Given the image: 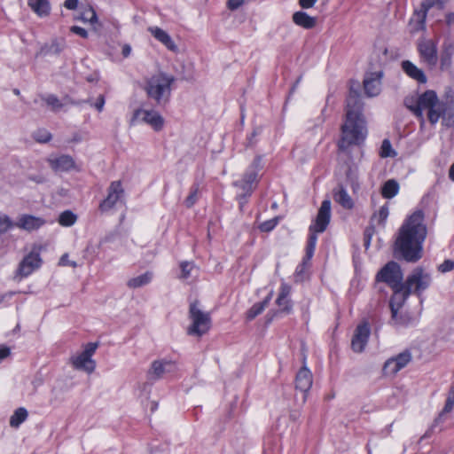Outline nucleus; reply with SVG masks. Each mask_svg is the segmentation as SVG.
<instances>
[{
    "instance_id": "20",
    "label": "nucleus",
    "mask_w": 454,
    "mask_h": 454,
    "mask_svg": "<svg viewBox=\"0 0 454 454\" xmlns=\"http://www.w3.org/2000/svg\"><path fill=\"white\" fill-rule=\"evenodd\" d=\"M48 162L51 168L55 172H66L69 171L75 167L74 159L67 154L60 155L55 158H49Z\"/></svg>"
},
{
    "instance_id": "1",
    "label": "nucleus",
    "mask_w": 454,
    "mask_h": 454,
    "mask_svg": "<svg viewBox=\"0 0 454 454\" xmlns=\"http://www.w3.org/2000/svg\"><path fill=\"white\" fill-rule=\"evenodd\" d=\"M422 210L415 211L399 229L394 252L408 262H416L422 257L423 243L427 237Z\"/></svg>"
},
{
    "instance_id": "5",
    "label": "nucleus",
    "mask_w": 454,
    "mask_h": 454,
    "mask_svg": "<svg viewBox=\"0 0 454 454\" xmlns=\"http://www.w3.org/2000/svg\"><path fill=\"white\" fill-rule=\"evenodd\" d=\"M189 319L191 320V325L187 329L189 335L200 337L207 333L211 327L210 313L203 311L197 300L190 303Z\"/></svg>"
},
{
    "instance_id": "40",
    "label": "nucleus",
    "mask_w": 454,
    "mask_h": 454,
    "mask_svg": "<svg viewBox=\"0 0 454 454\" xmlns=\"http://www.w3.org/2000/svg\"><path fill=\"white\" fill-rule=\"evenodd\" d=\"M44 101L47 104V106H51L52 110L57 111L60 109L63 105L60 102V100L56 97L55 95H48L44 98Z\"/></svg>"
},
{
    "instance_id": "29",
    "label": "nucleus",
    "mask_w": 454,
    "mask_h": 454,
    "mask_svg": "<svg viewBox=\"0 0 454 454\" xmlns=\"http://www.w3.org/2000/svg\"><path fill=\"white\" fill-rule=\"evenodd\" d=\"M153 278V274L151 271H146L145 273L132 278L127 282V286L131 289L139 288L148 285Z\"/></svg>"
},
{
    "instance_id": "49",
    "label": "nucleus",
    "mask_w": 454,
    "mask_h": 454,
    "mask_svg": "<svg viewBox=\"0 0 454 454\" xmlns=\"http://www.w3.org/2000/svg\"><path fill=\"white\" fill-rule=\"evenodd\" d=\"M98 348V343L89 342L86 344L82 353L91 358Z\"/></svg>"
},
{
    "instance_id": "12",
    "label": "nucleus",
    "mask_w": 454,
    "mask_h": 454,
    "mask_svg": "<svg viewBox=\"0 0 454 454\" xmlns=\"http://www.w3.org/2000/svg\"><path fill=\"white\" fill-rule=\"evenodd\" d=\"M124 195V189L121 181H113L107 188V196L103 200L98 208L102 213L112 209Z\"/></svg>"
},
{
    "instance_id": "62",
    "label": "nucleus",
    "mask_w": 454,
    "mask_h": 454,
    "mask_svg": "<svg viewBox=\"0 0 454 454\" xmlns=\"http://www.w3.org/2000/svg\"><path fill=\"white\" fill-rule=\"evenodd\" d=\"M131 53V46L129 44H124L121 49V54L124 58H128Z\"/></svg>"
},
{
    "instance_id": "19",
    "label": "nucleus",
    "mask_w": 454,
    "mask_h": 454,
    "mask_svg": "<svg viewBox=\"0 0 454 454\" xmlns=\"http://www.w3.org/2000/svg\"><path fill=\"white\" fill-rule=\"evenodd\" d=\"M64 38H55L50 43L43 44L36 52V57L58 56L66 48Z\"/></svg>"
},
{
    "instance_id": "16",
    "label": "nucleus",
    "mask_w": 454,
    "mask_h": 454,
    "mask_svg": "<svg viewBox=\"0 0 454 454\" xmlns=\"http://www.w3.org/2000/svg\"><path fill=\"white\" fill-rule=\"evenodd\" d=\"M370 336V326L367 323L357 325L351 340V347L355 352H362L367 344Z\"/></svg>"
},
{
    "instance_id": "33",
    "label": "nucleus",
    "mask_w": 454,
    "mask_h": 454,
    "mask_svg": "<svg viewBox=\"0 0 454 454\" xmlns=\"http://www.w3.org/2000/svg\"><path fill=\"white\" fill-rule=\"evenodd\" d=\"M200 197V184L195 183L190 188L189 195L184 200V205L187 208H191L195 205Z\"/></svg>"
},
{
    "instance_id": "41",
    "label": "nucleus",
    "mask_w": 454,
    "mask_h": 454,
    "mask_svg": "<svg viewBox=\"0 0 454 454\" xmlns=\"http://www.w3.org/2000/svg\"><path fill=\"white\" fill-rule=\"evenodd\" d=\"M278 223V218L275 217L260 223L258 228L262 232H270L277 226Z\"/></svg>"
},
{
    "instance_id": "59",
    "label": "nucleus",
    "mask_w": 454,
    "mask_h": 454,
    "mask_svg": "<svg viewBox=\"0 0 454 454\" xmlns=\"http://www.w3.org/2000/svg\"><path fill=\"white\" fill-rule=\"evenodd\" d=\"M78 5V0H65L64 6L68 10H75Z\"/></svg>"
},
{
    "instance_id": "63",
    "label": "nucleus",
    "mask_w": 454,
    "mask_h": 454,
    "mask_svg": "<svg viewBox=\"0 0 454 454\" xmlns=\"http://www.w3.org/2000/svg\"><path fill=\"white\" fill-rule=\"evenodd\" d=\"M259 133H260V129H254V131L251 133L250 137H248V145L251 146V145H254L253 139H254V137L259 135Z\"/></svg>"
},
{
    "instance_id": "24",
    "label": "nucleus",
    "mask_w": 454,
    "mask_h": 454,
    "mask_svg": "<svg viewBox=\"0 0 454 454\" xmlns=\"http://www.w3.org/2000/svg\"><path fill=\"white\" fill-rule=\"evenodd\" d=\"M403 72L411 78L416 80L419 83H426L427 79L422 69L419 68L410 60L402 62Z\"/></svg>"
},
{
    "instance_id": "57",
    "label": "nucleus",
    "mask_w": 454,
    "mask_h": 454,
    "mask_svg": "<svg viewBox=\"0 0 454 454\" xmlns=\"http://www.w3.org/2000/svg\"><path fill=\"white\" fill-rule=\"evenodd\" d=\"M442 119L443 125H445L447 127H451L454 125V115L449 114L448 116H446V114H443Z\"/></svg>"
},
{
    "instance_id": "28",
    "label": "nucleus",
    "mask_w": 454,
    "mask_h": 454,
    "mask_svg": "<svg viewBox=\"0 0 454 454\" xmlns=\"http://www.w3.org/2000/svg\"><path fill=\"white\" fill-rule=\"evenodd\" d=\"M454 54V44L451 42H444L441 55V67L446 69L450 67Z\"/></svg>"
},
{
    "instance_id": "18",
    "label": "nucleus",
    "mask_w": 454,
    "mask_h": 454,
    "mask_svg": "<svg viewBox=\"0 0 454 454\" xmlns=\"http://www.w3.org/2000/svg\"><path fill=\"white\" fill-rule=\"evenodd\" d=\"M313 383V376L311 372L304 365L296 374L295 388L301 392L307 394ZM306 401V395L303 396V403Z\"/></svg>"
},
{
    "instance_id": "52",
    "label": "nucleus",
    "mask_w": 454,
    "mask_h": 454,
    "mask_svg": "<svg viewBox=\"0 0 454 454\" xmlns=\"http://www.w3.org/2000/svg\"><path fill=\"white\" fill-rule=\"evenodd\" d=\"M59 264L61 265V266H68L69 265V266H72L74 268H75L77 266L75 262H73V261L69 260V257H68L67 254H64L60 257Z\"/></svg>"
},
{
    "instance_id": "30",
    "label": "nucleus",
    "mask_w": 454,
    "mask_h": 454,
    "mask_svg": "<svg viewBox=\"0 0 454 454\" xmlns=\"http://www.w3.org/2000/svg\"><path fill=\"white\" fill-rule=\"evenodd\" d=\"M399 192V184L395 179H389L384 183L381 188V195L385 199H392Z\"/></svg>"
},
{
    "instance_id": "58",
    "label": "nucleus",
    "mask_w": 454,
    "mask_h": 454,
    "mask_svg": "<svg viewBox=\"0 0 454 454\" xmlns=\"http://www.w3.org/2000/svg\"><path fill=\"white\" fill-rule=\"evenodd\" d=\"M317 0H299V4L303 9H309L314 6Z\"/></svg>"
},
{
    "instance_id": "14",
    "label": "nucleus",
    "mask_w": 454,
    "mask_h": 454,
    "mask_svg": "<svg viewBox=\"0 0 454 454\" xmlns=\"http://www.w3.org/2000/svg\"><path fill=\"white\" fill-rule=\"evenodd\" d=\"M411 361V354L405 350L395 356L387 359L383 365V373L385 375H395L403 369Z\"/></svg>"
},
{
    "instance_id": "44",
    "label": "nucleus",
    "mask_w": 454,
    "mask_h": 454,
    "mask_svg": "<svg viewBox=\"0 0 454 454\" xmlns=\"http://www.w3.org/2000/svg\"><path fill=\"white\" fill-rule=\"evenodd\" d=\"M12 226L10 218L5 215H0V234L6 232Z\"/></svg>"
},
{
    "instance_id": "55",
    "label": "nucleus",
    "mask_w": 454,
    "mask_h": 454,
    "mask_svg": "<svg viewBox=\"0 0 454 454\" xmlns=\"http://www.w3.org/2000/svg\"><path fill=\"white\" fill-rule=\"evenodd\" d=\"M244 1L245 0H228L227 7L231 11L237 10L244 4Z\"/></svg>"
},
{
    "instance_id": "61",
    "label": "nucleus",
    "mask_w": 454,
    "mask_h": 454,
    "mask_svg": "<svg viewBox=\"0 0 454 454\" xmlns=\"http://www.w3.org/2000/svg\"><path fill=\"white\" fill-rule=\"evenodd\" d=\"M10 355V348L5 346L0 347V359H4Z\"/></svg>"
},
{
    "instance_id": "53",
    "label": "nucleus",
    "mask_w": 454,
    "mask_h": 454,
    "mask_svg": "<svg viewBox=\"0 0 454 454\" xmlns=\"http://www.w3.org/2000/svg\"><path fill=\"white\" fill-rule=\"evenodd\" d=\"M70 31L74 34H76L80 35L82 38L88 37V32L83 27H78V26H73L70 27Z\"/></svg>"
},
{
    "instance_id": "10",
    "label": "nucleus",
    "mask_w": 454,
    "mask_h": 454,
    "mask_svg": "<svg viewBox=\"0 0 454 454\" xmlns=\"http://www.w3.org/2000/svg\"><path fill=\"white\" fill-rule=\"evenodd\" d=\"M405 286L411 293L420 296L421 294L427 290L431 284V277L421 267H417L407 277L404 281Z\"/></svg>"
},
{
    "instance_id": "32",
    "label": "nucleus",
    "mask_w": 454,
    "mask_h": 454,
    "mask_svg": "<svg viewBox=\"0 0 454 454\" xmlns=\"http://www.w3.org/2000/svg\"><path fill=\"white\" fill-rule=\"evenodd\" d=\"M270 297H267L265 300H263L261 302H257V303H254L250 309L249 310L247 311V318L248 320H253L254 318H255L258 315H260L263 310L264 309L266 308V306L268 305L269 303V301H270Z\"/></svg>"
},
{
    "instance_id": "34",
    "label": "nucleus",
    "mask_w": 454,
    "mask_h": 454,
    "mask_svg": "<svg viewBox=\"0 0 454 454\" xmlns=\"http://www.w3.org/2000/svg\"><path fill=\"white\" fill-rule=\"evenodd\" d=\"M413 321L414 318L407 312L399 313V311H396V317H391V323L398 326H408L411 325Z\"/></svg>"
},
{
    "instance_id": "43",
    "label": "nucleus",
    "mask_w": 454,
    "mask_h": 454,
    "mask_svg": "<svg viewBox=\"0 0 454 454\" xmlns=\"http://www.w3.org/2000/svg\"><path fill=\"white\" fill-rule=\"evenodd\" d=\"M18 275L20 278L27 277L28 275V255H25L20 262L18 269Z\"/></svg>"
},
{
    "instance_id": "38",
    "label": "nucleus",
    "mask_w": 454,
    "mask_h": 454,
    "mask_svg": "<svg viewBox=\"0 0 454 454\" xmlns=\"http://www.w3.org/2000/svg\"><path fill=\"white\" fill-rule=\"evenodd\" d=\"M33 137L38 143H47L51 139V134L44 129H40L34 132Z\"/></svg>"
},
{
    "instance_id": "51",
    "label": "nucleus",
    "mask_w": 454,
    "mask_h": 454,
    "mask_svg": "<svg viewBox=\"0 0 454 454\" xmlns=\"http://www.w3.org/2000/svg\"><path fill=\"white\" fill-rule=\"evenodd\" d=\"M277 304L282 308L283 310L289 312L291 309V304L288 297H285L282 301L279 300V296L276 301Z\"/></svg>"
},
{
    "instance_id": "8",
    "label": "nucleus",
    "mask_w": 454,
    "mask_h": 454,
    "mask_svg": "<svg viewBox=\"0 0 454 454\" xmlns=\"http://www.w3.org/2000/svg\"><path fill=\"white\" fill-rule=\"evenodd\" d=\"M376 280L387 284L390 288L400 287L404 284L403 272L396 262L391 261L377 273Z\"/></svg>"
},
{
    "instance_id": "27",
    "label": "nucleus",
    "mask_w": 454,
    "mask_h": 454,
    "mask_svg": "<svg viewBox=\"0 0 454 454\" xmlns=\"http://www.w3.org/2000/svg\"><path fill=\"white\" fill-rule=\"evenodd\" d=\"M443 0H424L421 3V9L416 12V15L419 18L420 23L424 24L427 12L434 6L442 7Z\"/></svg>"
},
{
    "instance_id": "15",
    "label": "nucleus",
    "mask_w": 454,
    "mask_h": 454,
    "mask_svg": "<svg viewBox=\"0 0 454 454\" xmlns=\"http://www.w3.org/2000/svg\"><path fill=\"white\" fill-rule=\"evenodd\" d=\"M393 294L389 301V307L392 314V317H396V311L403 306L409 296L411 291L405 286V284L401 285L400 287L391 288Z\"/></svg>"
},
{
    "instance_id": "7",
    "label": "nucleus",
    "mask_w": 454,
    "mask_h": 454,
    "mask_svg": "<svg viewBox=\"0 0 454 454\" xmlns=\"http://www.w3.org/2000/svg\"><path fill=\"white\" fill-rule=\"evenodd\" d=\"M330 219L331 201L330 200H325L321 203L314 223L309 226V235L307 244L316 247L317 240V233L324 232L326 230Z\"/></svg>"
},
{
    "instance_id": "54",
    "label": "nucleus",
    "mask_w": 454,
    "mask_h": 454,
    "mask_svg": "<svg viewBox=\"0 0 454 454\" xmlns=\"http://www.w3.org/2000/svg\"><path fill=\"white\" fill-rule=\"evenodd\" d=\"M44 224V220L30 215V230L37 229Z\"/></svg>"
},
{
    "instance_id": "22",
    "label": "nucleus",
    "mask_w": 454,
    "mask_h": 454,
    "mask_svg": "<svg viewBox=\"0 0 454 454\" xmlns=\"http://www.w3.org/2000/svg\"><path fill=\"white\" fill-rule=\"evenodd\" d=\"M148 31L159 42H160L168 50L171 51H177L178 48L174 43L170 35L159 27H149Z\"/></svg>"
},
{
    "instance_id": "9",
    "label": "nucleus",
    "mask_w": 454,
    "mask_h": 454,
    "mask_svg": "<svg viewBox=\"0 0 454 454\" xmlns=\"http://www.w3.org/2000/svg\"><path fill=\"white\" fill-rule=\"evenodd\" d=\"M417 50L420 61L429 68H434L438 62L437 41L421 37L417 42Z\"/></svg>"
},
{
    "instance_id": "37",
    "label": "nucleus",
    "mask_w": 454,
    "mask_h": 454,
    "mask_svg": "<svg viewBox=\"0 0 454 454\" xmlns=\"http://www.w3.org/2000/svg\"><path fill=\"white\" fill-rule=\"evenodd\" d=\"M453 407H454V383L450 387V389L449 391V394H448V396H447V399L445 402V405H444L442 412L440 413L438 419H440L443 414L450 412L452 411Z\"/></svg>"
},
{
    "instance_id": "6",
    "label": "nucleus",
    "mask_w": 454,
    "mask_h": 454,
    "mask_svg": "<svg viewBox=\"0 0 454 454\" xmlns=\"http://www.w3.org/2000/svg\"><path fill=\"white\" fill-rule=\"evenodd\" d=\"M262 169V157L256 156L249 166L242 179L236 181L234 185L244 191V194L239 196L240 205L247 197L250 196L254 190V184L258 181V172Z\"/></svg>"
},
{
    "instance_id": "35",
    "label": "nucleus",
    "mask_w": 454,
    "mask_h": 454,
    "mask_svg": "<svg viewBox=\"0 0 454 454\" xmlns=\"http://www.w3.org/2000/svg\"><path fill=\"white\" fill-rule=\"evenodd\" d=\"M77 215L70 210H66L59 215V223L65 227H70L75 223Z\"/></svg>"
},
{
    "instance_id": "45",
    "label": "nucleus",
    "mask_w": 454,
    "mask_h": 454,
    "mask_svg": "<svg viewBox=\"0 0 454 454\" xmlns=\"http://www.w3.org/2000/svg\"><path fill=\"white\" fill-rule=\"evenodd\" d=\"M82 20H87L91 24L96 23L98 21V16L96 12L92 8H90L87 12H85L82 14Z\"/></svg>"
},
{
    "instance_id": "13",
    "label": "nucleus",
    "mask_w": 454,
    "mask_h": 454,
    "mask_svg": "<svg viewBox=\"0 0 454 454\" xmlns=\"http://www.w3.org/2000/svg\"><path fill=\"white\" fill-rule=\"evenodd\" d=\"M176 370V364L170 360L159 359L152 363L150 369L147 372V378L149 380H159L166 374L172 373Z\"/></svg>"
},
{
    "instance_id": "3",
    "label": "nucleus",
    "mask_w": 454,
    "mask_h": 454,
    "mask_svg": "<svg viewBox=\"0 0 454 454\" xmlns=\"http://www.w3.org/2000/svg\"><path fill=\"white\" fill-rule=\"evenodd\" d=\"M410 109L420 121L421 126L425 124L423 112H427V120L434 125L443 114H446L447 103L440 101L434 90H427L419 97L415 106H410Z\"/></svg>"
},
{
    "instance_id": "21",
    "label": "nucleus",
    "mask_w": 454,
    "mask_h": 454,
    "mask_svg": "<svg viewBox=\"0 0 454 454\" xmlns=\"http://www.w3.org/2000/svg\"><path fill=\"white\" fill-rule=\"evenodd\" d=\"M73 366L77 370H82L87 373H92L96 368V362L82 352L71 357Z\"/></svg>"
},
{
    "instance_id": "64",
    "label": "nucleus",
    "mask_w": 454,
    "mask_h": 454,
    "mask_svg": "<svg viewBox=\"0 0 454 454\" xmlns=\"http://www.w3.org/2000/svg\"><path fill=\"white\" fill-rule=\"evenodd\" d=\"M370 242H371V233L367 230L364 232V246L366 248L370 246Z\"/></svg>"
},
{
    "instance_id": "46",
    "label": "nucleus",
    "mask_w": 454,
    "mask_h": 454,
    "mask_svg": "<svg viewBox=\"0 0 454 454\" xmlns=\"http://www.w3.org/2000/svg\"><path fill=\"white\" fill-rule=\"evenodd\" d=\"M454 270V261L445 260L442 263L438 266V270L442 273H446Z\"/></svg>"
},
{
    "instance_id": "17",
    "label": "nucleus",
    "mask_w": 454,
    "mask_h": 454,
    "mask_svg": "<svg viewBox=\"0 0 454 454\" xmlns=\"http://www.w3.org/2000/svg\"><path fill=\"white\" fill-rule=\"evenodd\" d=\"M382 71H378L367 74L364 80V88L368 97L378 96L381 90Z\"/></svg>"
},
{
    "instance_id": "60",
    "label": "nucleus",
    "mask_w": 454,
    "mask_h": 454,
    "mask_svg": "<svg viewBox=\"0 0 454 454\" xmlns=\"http://www.w3.org/2000/svg\"><path fill=\"white\" fill-rule=\"evenodd\" d=\"M18 225L22 228V229H27L28 228V215H22V217L20 219V222L18 223Z\"/></svg>"
},
{
    "instance_id": "56",
    "label": "nucleus",
    "mask_w": 454,
    "mask_h": 454,
    "mask_svg": "<svg viewBox=\"0 0 454 454\" xmlns=\"http://www.w3.org/2000/svg\"><path fill=\"white\" fill-rule=\"evenodd\" d=\"M291 288L286 284H282L280 287V293H279V300L282 301L285 297H288L290 294Z\"/></svg>"
},
{
    "instance_id": "25",
    "label": "nucleus",
    "mask_w": 454,
    "mask_h": 454,
    "mask_svg": "<svg viewBox=\"0 0 454 454\" xmlns=\"http://www.w3.org/2000/svg\"><path fill=\"white\" fill-rule=\"evenodd\" d=\"M30 9L41 19L51 14V5L49 0H30Z\"/></svg>"
},
{
    "instance_id": "48",
    "label": "nucleus",
    "mask_w": 454,
    "mask_h": 454,
    "mask_svg": "<svg viewBox=\"0 0 454 454\" xmlns=\"http://www.w3.org/2000/svg\"><path fill=\"white\" fill-rule=\"evenodd\" d=\"M315 246L307 244L306 246V254L302 260V266L306 263H309L311 258L313 257L314 252H315Z\"/></svg>"
},
{
    "instance_id": "50",
    "label": "nucleus",
    "mask_w": 454,
    "mask_h": 454,
    "mask_svg": "<svg viewBox=\"0 0 454 454\" xmlns=\"http://www.w3.org/2000/svg\"><path fill=\"white\" fill-rule=\"evenodd\" d=\"M86 102L90 103L91 106H94L98 112H102L104 109V106L106 103L105 96L99 95L97 101L92 104L90 100H87Z\"/></svg>"
},
{
    "instance_id": "26",
    "label": "nucleus",
    "mask_w": 454,
    "mask_h": 454,
    "mask_svg": "<svg viewBox=\"0 0 454 454\" xmlns=\"http://www.w3.org/2000/svg\"><path fill=\"white\" fill-rule=\"evenodd\" d=\"M293 21L299 27L305 29L313 28L316 26V18L309 16L307 12L299 11L293 14Z\"/></svg>"
},
{
    "instance_id": "31",
    "label": "nucleus",
    "mask_w": 454,
    "mask_h": 454,
    "mask_svg": "<svg viewBox=\"0 0 454 454\" xmlns=\"http://www.w3.org/2000/svg\"><path fill=\"white\" fill-rule=\"evenodd\" d=\"M27 411L20 407L17 409L10 418V426L12 428H18L27 418Z\"/></svg>"
},
{
    "instance_id": "47",
    "label": "nucleus",
    "mask_w": 454,
    "mask_h": 454,
    "mask_svg": "<svg viewBox=\"0 0 454 454\" xmlns=\"http://www.w3.org/2000/svg\"><path fill=\"white\" fill-rule=\"evenodd\" d=\"M388 214V207L387 205L382 206L377 214L379 223L383 224L387 220Z\"/></svg>"
},
{
    "instance_id": "39",
    "label": "nucleus",
    "mask_w": 454,
    "mask_h": 454,
    "mask_svg": "<svg viewBox=\"0 0 454 454\" xmlns=\"http://www.w3.org/2000/svg\"><path fill=\"white\" fill-rule=\"evenodd\" d=\"M181 276L180 278L187 279L192 276V270L194 269V264L192 262H182L180 263Z\"/></svg>"
},
{
    "instance_id": "11",
    "label": "nucleus",
    "mask_w": 454,
    "mask_h": 454,
    "mask_svg": "<svg viewBox=\"0 0 454 454\" xmlns=\"http://www.w3.org/2000/svg\"><path fill=\"white\" fill-rule=\"evenodd\" d=\"M138 122H145L150 125L154 130L159 131L163 128L164 120L162 116L153 110L136 109L130 119V125H136Z\"/></svg>"
},
{
    "instance_id": "2",
    "label": "nucleus",
    "mask_w": 454,
    "mask_h": 454,
    "mask_svg": "<svg viewBox=\"0 0 454 454\" xmlns=\"http://www.w3.org/2000/svg\"><path fill=\"white\" fill-rule=\"evenodd\" d=\"M346 102V120L341 125V137L338 143L340 151H346L350 145H359L367 136L366 121L363 114L364 104L358 83L350 86Z\"/></svg>"
},
{
    "instance_id": "4",
    "label": "nucleus",
    "mask_w": 454,
    "mask_h": 454,
    "mask_svg": "<svg viewBox=\"0 0 454 454\" xmlns=\"http://www.w3.org/2000/svg\"><path fill=\"white\" fill-rule=\"evenodd\" d=\"M174 82V76L158 73L145 81L144 90L147 97L155 101L156 105L164 106L169 100L171 85Z\"/></svg>"
},
{
    "instance_id": "36",
    "label": "nucleus",
    "mask_w": 454,
    "mask_h": 454,
    "mask_svg": "<svg viewBox=\"0 0 454 454\" xmlns=\"http://www.w3.org/2000/svg\"><path fill=\"white\" fill-rule=\"evenodd\" d=\"M380 156L381 158H388V157H395L396 153L392 148V145L388 139H384L382 141L380 150Z\"/></svg>"
},
{
    "instance_id": "23",
    "label": "nucleus",
    "mask_w": 454,
    "mask_h": 454,
    "mask_svg": "<svg viewBox=\"0 0 454 454\" xmlns=\"http://www.w3.org/2000/svg\"><path fill=\"white\" fill-rule=\"evenodd\" d=\"M333 197L335 202L346 209H351L354 207L352 198L341 184H339L333 190Z\"/></svg>"
},
{
    "instance_id": "42",
    "label": "nucleus",
    "mask_w": 454,
    "mask_h": 454,
    "mask_svg": "<svg viewBox=\"0 0 454 454\" xmlns=\"http://www.w3.org/2000/svg\"><path fill=\"white\" fill-rule=\"evenodd\" d=\"M43 261L38 253L30 252V271L37 270L41 267Z\"/></svg>"
}]
</instances>
